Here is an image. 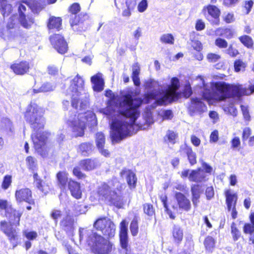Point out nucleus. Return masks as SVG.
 Returning <instances> with one entry per match:
<instances>
[{
  "mask_svg": "<svg viewBox=\"0 0 254 254\" xmlns=\"http://www.w3.org/2000/svg\"><path fill=\"white\" fill-rule=\"evenodd\" d=\"M118 102L117 118L111 107L103 109V114L112 120L111 136L113 141L119 142L136 133L139 129H146L153 123L151 112H146L143 115L145 123L135 124L139 115L138 108L142 103L140 99H133L130 94H127L121 96Z\"/></svg>",
  "mask_w": 254,
  "mask_h": 254,
  "instance_id": "f257e3e1",
  "label": "nucleus"
},
{
  "mask_svg": "<svg viewBox=\"0 0 254 254\" xmlns=\"http://www.w3.org/2000/svg\"><path fill=\"white\" fill-rule=\"evenodd\" d=\"M67 92L71 96L72 106L80 113L77 116L76 114L70 115L67 119V124L76 137L81 136L84 134L86 117L90 116L92 118L94 115L93 113L88 112L89 96L85 93L84 80L78 74L71 81Z\"/></svg>",
  "mask_w": 254,
  "mask_h": 254,
  "instance_id": "f03ea898",
  "label": "nucleus"
},
{
  "mask_svg": "<svg viewBox=\"0 0 254 254\" xmlns=\"http://www.w3.org/2000/svg\"><path fill=\"white\" fill-rule=\"evenodd\" d=\"M122 189L123 185L116 178H113L99 187L98 194L107 204L121 208L124 204L123 197L121 194Z\"/></svg>",
  "mask_w": 254,
  "mask_h": 254,
  "instance_id": "7ed1b4c3",
  "label": "nucleus"
},
{
  "mask_svg": "<svg viewBox=\"0 0 254 254\" xmlns=\"http://www.w3.org/2000/svg\"><path fill=\"white\" fill-rule=\"evenodd\" d=\"M80 239L87 237L86 241L94 254H111L113 244L107 239L90 230L80 229Z\"/></svg>",
  "mask_w": 254,
  "mask_h": 254,
  "instance_id": "20e7f679",
  "label": "nucleus"
},
{
  "mask_svg": "<svg viewBox=\"0 0 254 254\" xmlns=\"http://www.w3.org/2000/svg\"><path fill=\"white\" fill-rule=\"evenodd\" d=\"M180 86L178 78L173 77L171 80V85H168L166 89L162 93L154 92L153 96H157L160 103H166L177 100L181 97V93L178 92Z\"/></svg>",
  "mask_w": 254,
  "mask_h": 254,
  "instance_id": "39448f33",
  "label": "nucleus"
},
{
  "mask_svg": "<svg viewBox=\"0 0 254 254\" xmlns=\"http://www.w3.org/2000/svg\"><path fill=\"white\" fill-rule=\"evenodd\" d=\"M43 115L44 111L42 108L35 104H31L27 108L25 118L31 127L38 131L44 126L45 122Z\"/></svg>",
  "mask_w": 254,
  "mask_h": 254,
  "instance_id": "423d86ee",
  "label": "nucleus"
},
{
  "mask_svg": "<svg viewBox=\"0 0 254 254\" xmlns=\"http://www.w3.org/2000/svg\"><path fill=\"white\" fill-rule=\"evenodd\" d=\"M145 87L149 92L146 95L145 100L147 103H149L150 100L154 101L153 103L151 105L152 109H154L157 105H162L166 104V103H160L158 98L156 96H153V93L154 92L162 93L164 91V89L160 90V87L161 85L157 81L152 79H150L145 82L144 84Z\"/></svg>",
  "mask_w": 254,
  "mask_h": 254,
  "instance_id": "0eeeda50",
  "label": "nucleus"
},
{
  "mask_svg": "<svg viewBox=\"0 0 254 254\" xmlns=\"http://www.w3.org/2000/svg\"><path fill=\"white\" fill-rule=\"evenodd\" d=\"M94 227L109 237H112L115 235V225L108 218L104 217L97 219L94 223Z\"/></svg>",
  "mask_w": 254,
  "mask_h": 254,
  "instance_id": "6e6552de",
  "label": "nucleus"
},
{
  "mask_svg": "<svg viewBox=\"0 0 254 254\" xmlns=\"http://www.w3.org/2000/svg\"><path fill=\"white\" fill-rule=\"evenodd\" d=\"M0 230L8 237L9 240L13 243L18 239V232L12 226V223L3 220L0 222Z\"/></svg>",
  "mask_w": 254,
  "mask_h": 254,
  "instance_id": "1a4fd4ad",
  "label": "nucleus"
},
{
  "mask_svg": "<svg viewBox=\"0 0 254 254\" xmlns=\"http://www.w3.org/2000/svg\"><path fill=\"white\" fill-rule=\"evenodd\" d=\"M50 41L54 48L60 54H64L67 52V44L62 35L56 34L51 36Z\"/></svg>",
  "mask_w": 254,
  "mask_h": 254,
  "instance_id": "9d476101",
  "label": "nucleus"
},
{
  "mask_svg": "<svg viewBox=\"0 0 254 254\" xmlns=\"http://www.w3.org/2000/svg\"><path fill=\"white\" fill-rule=\"evenodd\" d=\"M18 9L19 13V21L21 24L26 28H29L34 23L33 19L31 17H26L24 15L23 11L26 10V7H30V6L27 2H23L17 3Z\"/></svg>",
  "mask_w": 254,
  "mask_h": 254,
  "instance_id": "9b49d317",
  "label": "nucleus"
},
{
  "mask_svg": "<svg viewBox=\"0 0 254 254\" xmlns=\"http://www.w3.org/2000/svg\"><path fill=\"white\" fill-rule=\"evenodd\" d=\"M206 110V106L200 100V99L195 98L191 99V103L189 107V111L191 116L196 114H200Z\"/></svg>",
  "mask_w": 254,
  "mask_h": 254,
  "instance_id": "f8f14e48",
  "label": "nucleus"
},
{
  "mask_svg": "<svg viewBox=\"0 0 254 254\" xmlns=\"http://www.w3.org/2000/svg\"><path fill=\"white\" fill-rule=\"evenodd\" d=\"M15 197L17 201H25L30 204H34V201L32 199L31 191L29 189L24 188L16 190Z\"/></svg>",
  "mask_w": 254,
  "mask_h": 254,
  "instance_id": "ddd939ff",
  "label": "nucleus"
},
{
  "mask_svg": "<svg viewBox=\"0 0 254 254\" xmlns=\"http://www.w3.org/2000/svg\"><path fill=\"white\" fill-rule=\"evenodd\" d=\"M128 223L126 220H123L120 223V239L121 247L123 249L127 250L128 246L127 235Z\"/></svg>",
  "mask_w": 254,
  "mask_h": 254,
  "instance_id": "4468645a",
  "label": "nucleus"
},
{
  "mask_svg": "<svg viewBox=\"0 0 254 254\" xmlns=\"http://www.w3.org/2000/svg\"><path fill=\"white\" fill-rule=\"evenodd\" d=\"M203 10L207 11L208 13V15L206 16V18L208 20L210 21V17L213 18L214 20L212 21V23L216 25H219L220 11L216 6L208 5L204 7Z\"/></svg>",
  "mask_w": 254,
  "mask_h": 254,
  "instance_id": "2eb2a0df",
  "label": "nucleus"
},
{
  "mask_svg": "<svg viewBox=\"0 0 254 254\" xmlns=\"http://www.w3.org/2000/svg\"><path fill=\"white\" fill-rule=\"evenodd\" d=\"M175 197L180 209L188 211L191 208L190 200L182 193L176 192Z\"/></svg>",
  "mask_w": 254,
  "mask_h": 254,
  "instance_id": "dca6fc26",
  "label": "nucleus"
},
{
  "mask_svg": "<svg viewBox=\"0 0 254 254\" xmlns=\"http://www.w3.org/2000/svg\"><path fill=\"white\" fill-rule=\"evenodd\" d=\"M32 138L33 141L35 149L38 150L43 147L47 138V133L45 132H37L36 134L32 135Z\"/></svg>",
  "mask_w": 254,
  "mask_h": 254,
  "instance_id": "f3484780",
  "label": "nucleus"
},
{
  "mask_svg": "<svg viewBox=\"0 0 254 254\" xmlns=\"http://www.w3.org/2000/svg\"><path fill=\"white\" fill-rule=\"evenodd\" d=\"M103 75L98 73L91 77V82L93 84V89L95 91L101 92L104 89V81Z\"/></svg>",
  "mask_w": 254,
  "mask_h": 254,
  "instance_id": "a211bd4d",
  "label": "nucleus"
},
{
  "mask_svg": "<svg viewBox=\"0 0 254 254\" xmlns=\"http://www.w3.org/2000/svg\"><path fill=\"white\" fill-rule=\"evenodd\" d=\"M10 68L15 74L23 75L28 71L29 64L27 62H21L12 64Z\"/></svg>",
  "mask_w": 254,
  "mask_h": 254,
  "instance_id": "6ab92c4d",
  "label": "nucleus"
},
{
  "mask_svg": "<svg viewBox=\"0 0 254 254\" xmlns=\"http://www.w3.org/2000/svg\"><path fill=\"white\" fill-rule=\"evenodd\" d=\"M22 213V211L17 210L12 208L9 213L6 214L5 216L9 219L10 223H11L13 225L17 226L20 224V218Z\"/></svg>",
  "mask_w": 254,
  "mask_h": 254,
  "instance_id": "aec40b11",
  "label": "nucleus"
},
{
  "mask_svg": "<svg viewBox=\"0 0 254 254\" xmlns=\"http://www.w3.org/2000/svg\"><path fill=\"white\" fill-rule=\"evenodd\" d=\"M206 174L205 172L200 169L192 171L189 176V179L190 181L195 182L205 181L206 180Z\"/></svg>",
  "mask_w": 254,
  "mask_h": 254,
  "instance_id": "412c9836",
  "label": "nucleus"
},
{
  "mask_svg": "<svg viewBox=\"0 0 254 254\" xmlns=\"http://www.w3.org/2000/svg\"><path fill=\"white\" fill-rule=\"evenodd\" d=\"M33 178L36 187L44 194H47L50 190V186L48 183L43 182L37 173H34Z\"/></svg>",
  "mask_w": 254,
  "mask_h": 254,
  "instance_id": "4be33fe9",
  "label": "nucleus"
},
{
  "mask_svg": "<svg viewBox=\"0 0 254 254\" xmlns=\"http://www.w3.org/2000/svg\"><path fill=\"white\" fill-rule=\"evenodd\" d=\"M180 152L182 154H185L187 156L188 160L191 165H193L196 163V154L192 151L191 147L187 145L182 146Z\"/></svg>",
  "mask_w": 254,
  "mask_h": 254,
  "instance_id": "5701e85b",
  "label": "nucleus"
},
{
  "mask_svg": "<svg viewBox=\"0 0 254 254\" xmlns=\"http://www.w3.org/2000/svg\"><path fill=\"white\" fill-rule=\"evenodd\" d=\"M68 188L71 192V195L76 199L81 197V190L80 184L73 180H69L68 182Z\"/></svg>",
  "mask_w": 254,
  "mask_h": 254,
  "instance_id": "b1692460",
  "label": "nucleus"
},
{
  "mask_svg": "<svg viewBox=\"0 0 254 254\" xmlns=\"http://www.w3.org/2000/svg\"><path fill=\"white\" fill-rule=\"evenodd\" d=\"M121 175L123 177L126 176L127 182L130 188H134L136 186L137 178L135 174L130 170H123L121 172Z\"/></svg>",
  "mask_w": 254,
  "mask_h": 254,
  "instance_id": "393cba45",
  "label": "nucleus"
},
{
  "mask_svg": "<svg viewBox=\"0 0 254 254\" xmlns=\"http://www.w3.org/2000/svg\"><path fill=\"white\" fill-rule=\"evenodd\" d=\"M99 165V163L96 159H87L81 160L80 166L86 171H90L95 169Z\"/></svg>",
  "mask_w": 254,
  "mask_h": 254,
  "instance_id": "a878e982",
  "label": "nucleus"
},
{
  "mask_svg": "<svg viewBox=\"0 0 254 254\" xmlns=\"http://www.w3.org/2000/svg\"><path fill=\"white\" fill-rule=\"evenodd\" d=\"M203 190L201 189V187L198 185H193L191 188V192L192 194L191 200L194 207H196L199 202L200 194Z\"/></svg>",
  "mask_w": 254,
  "mask_h": 254,
  "instance_id": "bb28decb",
  "label": "nucleus"
},
{
  "mask_svg": "<svg viewBox=\"0 0 254 254\" xmlns=\"http://www.w3.org/2000/svg\"><path fill=\"white\" fill-rule=\"evenodd\" d=\"M225 195L228 210L230 211L233 205L236 206L238 198L237 195L236 193L232 192L231 190H227L225 192Z\"/></svg>",
  "mask_w": 254,
  "mask_h": 254,
  "instance_id": "cd10ccee",
  "label": "nucleus"
},
{
  "mask_svg": "<svg viewBox=\"0 0 254 254\" xmlns=\"http://www.w3.org/2000/svg\"><path fill=\"white\" fill-rule=\"evenodd\" d=\"M93 147L91 143L84 142L79 145L78 152L83 156H87L92 152Z\"/></svg>",
  "mask_w": 254,
  "mask_h": 254,
  "instance_id": "c85d7f7f",
  "label": "nucleus"
},
{
  "mask_svg": "<svg viewBox=\"0 0 254 254\" xmlns=\"http://www.w3.org/2000/svg\"><path fill=\"white\" fill-rule=\"evenodd\" d=\"M58 186L61 189L65 188L68 181L67 173L65 172H59L57 174Z\"/></svg>",
  "mask_w": 254,
  "mask_h": 254,
  "instance_id": "c756f323",
  "label": "nucleus"
},
{
  "mask_svg": "<svg viewBox=\"0 0 254 254\" xmlns=\"http://www.w3.org/2000/svg\"><path fill=\"white\" fill-rule=\"evenodd\" d=\"M132 78L135 85L139 86L140 85V79L139 74L140 73V67L138 63H135L132 67Z\"/></svg>",
  "mask_w": 254,
  "mask_h": 254,
  "instance_id": "7c9ffc66",
  "label": "nucleus"
},
{
  "mask_svg": "<svg viewBox=\"0 0 254 254\" xmlns=\"http://www.w3.org/2000/svg\"><path fill=\"white\" fill-rule=\"evenodd\" d=\"M13 208L11 203L7 200L0 199V211L1 214L4 213V216L9 213Z\"/></svg>",
  "mask_w": 254,
  "mask_h": 254,
  "instance_id": "2f4dec72",
  "label": "nucleus"
},
{
  "mask_svg": "<svg viewBox=\"0 0 254 254\" xmlns=\"http://www.w3.org/2000/svg\"><path fill=\"white\" fill-rule=\"evenodd\" d=\"M62 25V19L60 17H52L50 19L48 26L49 29L59 30Z\"/></svg>",
  "mask_w": 254,
  "mask_h": 254,
  "instance_id": "473e14b6",
  "label": "nucleus"
},
{
  "mask_svg": "<svg viewBox=\"0 0 254 254\" xmlns=\"http://www.w3.org/2000/svg\"><path fill=\"white\" fill-rule=\"evenodd\" d=\"M173 236L175 241L180 242L183 238V230L179 226L175 225L173 230Z\"/></svg>",
  "mask_w": 254,
  "mask_h": 254,
  "instance_id": "72a5a7b5",
  "label": "nucleus"
},
{
  "mask_svg": "<svg viewBox=\"0 0 254 254\" xmlns=\"http://www.w3.org/2000/svg\"><path fill=\"white\" fill-rule=\"evenodd\" d=\"M55 86L50 83L46 82L43 83L41 86L38 89H34L35 93L46 92L53 90Z\"/></svg>",
  "mask_w": 254,
  "mask_h": 254,
  "instance_id": "f704fd0d",
  "label": "nucleus"
},
{
  "mask_svg": "<svg viewBox=\"0 0 254 254\" xmlns=\"http://www.w3.org/2000/svg\"><path fill=\"white\" fill-rule=\"evenodd\" d=\"M240 42L247 48H252L253 47L254 41L252 38L248 35H244L239 38Z\"/></svg>",
  "mask_w": 254,
  "mask_h": 254,
  "instance_id": "c9c22d12",
  "label": "nucleus"
},
{
  "mask_svg": "<svg viewBox=\"0 0 254 254\" xmlns=\"http://www.w3.org/2000/svg\"><path fill=\"white\" fill-rule=\"evenodd\" d=\"M204 245L207 251L212 252L215 245V240L211 236H207L204 241Z\"/></svg>",
  "mask_w": 254,
  "mask_h": 254,
  "instance_id": "e433bc0d",
  "label": "nucleus"
},
{
  "mask_svg": "<svg viewBox=\"0 0 254 254\" xmlns=\"http://www.w3.org/2000/svg\"><path fill=\"white\" fill-rule=\"evenodd\" d=\"M129 229L131 234L133 236H137L138 233V219L137 217L135 216L131 221L129 226Z\"/></svg>",
  "mask_w": 254,
  "mask_h": 254,
  "instance_id": "4c0bfd02",
  "label": "nucleus"
},
{
  "mask_svg": "<svg viewBox=\"0 0 254 254\" xmlns=\"http://www.w3.org/2000/svg\"><path fill=\"white\" fill-rule=\"evenodd\" d=\"M177 137V134L176 132L172 130H168L165 136V140L171 144H174Z\"/></svg>",
  "mask_w": 254,
  "mask_h": 254,
  "instance_id": "58836bf2",
  "label": "nucleus"
},
{
  "mask_svg": "<svg viewBox=\"0 0 254 254\" xmlns=\"http://www.w3.org/2000/svg\"><path fill=\"white\" fill-rule=\"evenodd\" d=\"M105 137L104 134L101 132H98L96 134V143L98 148H101L104 146Z\"/></svg>",
  "mask_w": 254,
  "mask_h": 254,
  "instance_id": "ea45409f",
  "label": "nucleus"
},
{
  "mask_svg": "<svg viewBox=\"0 0 254 254\" xmlns=\"http://www.w3.org/2000/svg\"><path fill=\"white\" fill-rule=\"evenodd\" d=\"M162 43L169 44H173L174 38L173 36L171 34H165L162 35L160 38Z\"/></svg>",
  "mask_w": 254,
  "mask_h": 254,
  "instance_id": "a19ab883",
  "label": "nucleus"
},
{
  "mask_svg": "<svg viewBox=\"0 0 254 254\" xmlns=\"http://www.w3.org/2000/svg\"><path fill=\"white\" fill-rule=\"evenodd\" d=\"M234 66L235 71L236 72H239L245 70L246 64L241 60H238L235 61Z\"/></svg>",
  "mask_w": 254,
  "mask_h": 254,
  "instance_id": "79ce46f5",
  "label": "nucleus"
},
{
  "mask_svg": "<svg viewBox=\"0 0 254 254\" xmlns=\"http://www.w3.org/2000/svg\"><path fill=\"white\" fill-rule=\"evenodd\" d=\"M231 234L232 235L234 241H237L241 236V233L236 227V225L234 222L231 224Z\"/></svg>",
  "mask_w": 254,
  "mask_h": 254,
  "instance_id": "37998d69",
  "label": "nucleus"
},
{
  "mask_svg": "<svg viewBox=\"0 0 254 254\" xmlns=\"http://www.w3.org/2000/svg\"><path fill=\"white\" fill-rule=\"evenodd\" d=\"M26 164L28 168L32 170V171H34L37 167L36 160L35 158L31 156H28L27 157L26 159Z\"/></svg>",
  "mask_w": 254,
  "mask_h": 254,
  "instance_id": "c03bdc74",
  "label": "nucleus"
},
{
  "mask_svg": "<svg viewBox=\"0 0 254 254\" xmlns=\"http://www.w3.org/2000/svg\"><path fill=\"white\" fill-rule=\"evenodd\" d=\"M1 8L3 11V16L8 15L11 10V5L6 4L5 0H0V8Z\"/></svg>",
  "mask_w": 254,
  "mask_h": 254,
  "instance_id": "a18cd8bd",
  "label": "nucleus"
},
{
  "mask_svg": "<svg viewBox=\"0 0 254 254\" xmlns=\"http://www.w3.org/2000/svg\"><path fill=\"white\" fill-rule=\"evenodd\" d=\"M181 97L183 96L185 98H189L192 93L191 87L189 83H187L184 86L183 92L181 93Z\"/></svg>",
  "mask_w": 254,
  "mask_h": 254,
  "instance_id": "49530a36",
  "label": "nucleus"
},
{
  "mask_svg": "<svg viewBox=\"0 0 254 254\" xmlns=\"http://www.w3.org/2000/svg\"><path fill=\"white\" fill-rule=\"evenodd\" d=\"M74 220L72 217L69 215H67L61 222L62 225L64 227H71L73 225Z\"/></svg>",
  "mask_w": 254,
  "mask_h": 254,
  "instance_id": "de8ad7c7",
  "label": "nucleus"
},
{
  "mask_svg": "<svg viewBox=\"0 0 254 254\" xmlns=\"http://www.w3.org/2000/svg\"><path fill=\"white\" fill-rule=\"evenodd\" d=\"M144 212L145 214L149 216H152L154 214V210L152 205L148 203L144 204Z\"/></svg>",
  "mask_w": 254,
  "mask_h": 254,
  "instance_id": "09e8293b",
  "label": "nucleus"
},
{
  "mask_svg": "<svg viewBox=\"0 0 254 254\" xmlns=\"http://www.w3.org/2000/svg\"><path fill=\"white\" fill-rule=\"evenodd\" d=\"M215 44L219 48L222 49L226 48L228 46L227 42L225 39L220 38H218L215 40Z\"/></svg>",
  "mask_w": 254,
  "mask_h": 254,
  "instance_id": "8fccbe9b",
  "label": "nucleus"
},
{
  "mask_svg": "<svg viewBox=\"0 0 254 254\" xmlns=\"http://www.w3.org/2000/svg\"><path fill=\"white\" fill-rule=\"evenodd\" d=\"M163 120H169L173 118V113L171 110H163L159 113Z\"/></svg>",
  "mask_w": 254,
  "mask_h": 254,
  "instance_id": "3c124183",
  "label": "nucleus"
},
{
  "mask_svg": "<svg viewBox=\"0 0 254 254\" xmlns=\"http://www.w3.org/2000/svg\"><path fill=\"white\" fill-rule=\"evenodd\" d=\"M226 52L232 57H235L239 54V51L236 49L234 48L232 45L229 46L228 49L226 51Z\"/></svg>",
  "mask_w": 254,
  "mask_h": 254,
  "instance_id": "603ef678",
  "label": "nucleus"
},
{
  "mask_svg": "<svg viewBox=\"0 0 254 254\" xmlns=\"http://www.w3.org/2000/svg\"><path fill=\"white\" fill-rule=\"evenodd\" d=\"M148 7V2L147 0H142L137 6V9L140 12H144Z\"/></svg>",
  "mask_w": 254,
  "mask_h": 254,
  "instance_id": "864d4df0",
  "label": "nucleus"
},
{
  "mask_svg": "<svg viewBox=\"0 0 254 254\" xmlns=\"http://www.w3.org/2000/svg\"><path fill=\"white\" fill-rule=\"evenodd\" d=\"M126 4L127 8L124 10L122 13V15L125 17H129L131 15L130 9L132 6L131 3L127 0Z\"/></svg>",
  "mask_w": 254,
  "mask_h": 254,
  "instance_id": "5fc2aeb1",
  "label": "nucleus"
},
{
  "mask_svg": "<svg viewBox=\"0 0 254 254\" xmlns=\"http://www.w3.org/2000/svg\"><path fill=\"white\" fill-rule=\"evenodd\" d=\"M207 59L209 62L215 63L220 59V56L217 54L209 53L207 56Z\"/></svg>",
  "mask_w": 254,
  "mask_h": 254,
  "instance_id": "6e6d98bb",
  "label": "nucleus"
},
{
  "mask_svg": "<svg viewBox=\"0 0 254 254\" xmlns=\"http://www.w3.org/2000/svg\"><path fill=\"white\" fill-rule=\"evenodd\" d=\"M224 20L227 23H230L234 21L235 17L233 13H227L223 16Z\"/></svg>",
  "mask_w": 254,
  "mask_h": 254,
  "instance_id": "4d7b16f0",
  "label": "nucleus"
},
{
  "mask_svg": "<svg viewBox=\"0 0 254 254\" xmlns=\"http://www.w3.org/2000/svg\"><path fill=\"white\" fill-rule=\"evenodd\" d=\"M191 46L193 49L197 52H200L202 49V45L201 43L198 40L192 41Z\"/></svg>",
  "mask_w": 254,
  "mask_h": 254,
  "instance_id": "13d9d810",
  "label": "nucleus"
},
{
  "mask_svg": "<svg viewBox=\"0 0 254 254\" xmlns=\"http://www.w3.org/2000/svg\"><path fill=\"white\" fill-rule=\"evenodd\" d=\"M62 215V212L59 210L54 209L51 213V217L57 222L59 218H60Z\"/></svg>",
  "mask_w": 254,
  "mask_h": 254,
  "instance_id": "bf43d9fd",
  "label": "nucleus"
},
{
  "mask_svg": "<svg viewBox=\"0 0 254 254\" xmlns=\"http://www.w3.org/2000/svg\"><path fill=\"white\" fill-rule=\"evenodd\" d=\"M73 175L78 179H83L85 178V175L83 174L78 167H75L73 170Z\"/></svg>",
  "mask_w": 254,
  "mask_h": 254,
  "instance_id": "052dcab7",
  "label": "nucleus"
},
{
  "mask_svg": "<svg viewBox=\"0 0 254 254\" xmlns=\"http://www.w3.org/2000/svg\"><path fill=\"white\" fill-rule=\"evenodd\" d=\"M244 231L245 233H253L254 232V226L250 224H246L244 227Z\"/></svg>",
  "mask_w": 254,
  "mask_h": 254,
  "instance_id": "680f3d73",
  "label": "nucleus"
},
{
  "mask_svg": "<svg viewBox=\"0 0 254 254\" xmlns=\"http://www.w3.org/2000/svg\"><path fill=\"white\" fill-rule=\"evenodd\" d=\"M218 140V131L216 130L212 131L210 136V142H216Z\"/></svg>",
  "mask_w": 254,
  "mask_h": 254,
  "instance_id": "e2e57ef3",
  "label": "nucleus"
},
{
  "mask_svg": "<svg viewBox=\"0 0 254 254\" xmlns=\"http://www.w3.org/2000/svg\"><path fill=\"white\" fill-rule=\"evenodd\" d=\"M80 10V5L77 3L73 4L70 8V11L72 14H76Z\"/></svg>",
  "mask_w": 254,
  "mask_h": 254,
  "instance_id": "0e129e2a",
  "label": "nucleus"
},
{
  "mask_svg": "<svg viewBox=\"0 0 254 254\" xmlns=\"http://www.w3.org/2000/svg\"><path fill=\"white\" fill-rule=\"evenodd\" d=\"M205 23L201 20L199 19L197 20L195 24V29L197 31H201L205 28Z\"/></svg>",
  "mask_w": 254,
  "mask_h": 254,
  "instance_id": "69168bd1",
  "label": "nucleus"
},
{
  "mask_svg": "<svg viewBox=\"0 0 254 254\" xmlns=\"http://www.w3.org/2000/svg\"><path fill=\"white\" fill-rule=\"evenodd\" d=\"M234 31L232 29L229 28H225L223 36L227 39H230L233 38L234 36Z\"/></svg>",
  "mask_w": 254,
  "mask_h": 254,
  "instance_id": "338daca9",
  "label": "nucleus"
},
{
  "mask_svg": "<svg viewBox=\"0 0 254 254\" xmlns=\"http://www.w3.org/2000/svg\"><path fill=\"white\" fill-rule=\"evenodd\" d=\"M25 236L28 239L33 240L36 238L37 237V234L36 232L34 231L27 232H25Z\"/></svg>",
  "mask_w": 254,
  "mask_h": 254,
  "instance_id": "774afa93",
  "label": "nucleus"
}]
</instances>
